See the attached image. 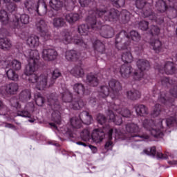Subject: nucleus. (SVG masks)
I'll list each match as a JSON object with an SVG mask.
<instances>
[{
	"instance_id": "obj_9",
	"label": "nucleus",
	"mask_w": 177,
	"mask_h": 177,
	"mask_svg": "<svg viewBox=\"0 0 177 177\" xmlns=\"http://www.w3.org/2000/svg\"><path fill=\"white\" fill-rule=\"evenodd\" d=\"M4 68H10L6 71V75L8 80L11 81H19V75L15 73V71H19L21 70V62L17 59H13L12 61L3 62Z\"/></svg>"
},
{
	"instance_id": "obj_54",
	"label": "nucleus",
	"mask_w": 177,
	"mask_h": 177,
	"mask_svg": "<svg viewBox=\"0 0 177 177\" xmlns=\"http://www.w3.org/2000/svg\"><path fill=\"white\" fill-rule=\"evenodd\" d=\"M130 37L131 39L136 42L140 41V35H139V33L136 30H131L130 32Z\"/></svg>"
},
{
	"instance_id": "obj_18",
	"label": "nucleus",
	"mask_w": 177,
	"mask_h": 177,
	"mask_svg": "<svg viewBox=\"0 0 177 177\" xmlns=\"http://www.w3.org/2000/svg\"><path fill=\"white\" fill-rule=\"evenodd\" d=\"M57 56H59V53H57V51L53 47H46L42 50V57L47 62L56 60Z\"/></svg>"
},
{
	"instance_id": "obj_23",
	"label": "nucleus",
	"mask_w": 177,
	"mask_h": 177,
	"mask_svg": "<svg viewBox=\"0 0 177 177\" xmlns=\"http://www.w3.org/2000/svg\"><path fill=\"white\" fill-rule=\"evenodd\" d=\"M33 10L37 12L39 16H44V15H46L48 8L45 2H44V0H39L35 4V6L33 7Z\"/></svg>"
},
{
	"instance_id": "obj_21",
	"label": "nucleus",
	"mask_w": 177,
	"mask_h": 177,
	"mask_svg": "<svg viewBox=\"0 0 177 177\" xmlns=\"http://www.w3.org/2000/svg\"><path fill=\"white\" fill-rule=\"evenodd\" d=\"M143 17H148L149 20H152V21H156L158 24H161L164 23V19L161 15H156L154 13L151 12V10H143L142 13Z\"/></svg>"
},
{
	"instance_id": "obj_45",
	"label": "nucleus",
	"mask_w": 177,
	"mask_h": 177,
	"mask_svg": "<svg viewBox=\"0 0 177 177\" xmlns=\"http://www.w3.org/2000/svg\"><path fill=\"white\" fill-rule=\"evenodd\" d=\"M0 22L2 26L9 24V17L8 16V12L5 10L0 11Z\"/></svg>"
},
{
	"instance_id": "obj_49",
	"label": "nucleus",
	"mask_w": 177,
	"mask_h": 177,
	"mask_svg": "<svg viewBox=\"0 0 177 177\" xmlns=\"http://www.w3.org/2000/svg\"><path fill=\"white\" fill-rule=\"evenodd\" d=\"M8 113H9V108L0 100V115H6Z\"/></svg>"
},
{
	"instance_id": "obj_11",
	"label": "nucleus",
	"mask_w": 177,
	"mask_h": 177,
	"mask_svg": "<svg viewBox=\"0 0 177 177\" xmlns=\"http://www.w3.org/2000/svg\"><path fill=\"white\" fill-rule=\"evenodd\" d=\"M49 5L54 10H60L63 6L66 8V10H73L74 5H75V0H50Z\"/></svg>"
},
{
	"instance_id": "obj_41",
	"label": "nucleus",
	"mask_w": 177,
	"mask_h": 177,
	"mask_svg": "<svg viewBox=\"0 0 177 177\" xmlns=\"http://www.w3.org/2000/svg\"><path fill=\"white\" fill-rule=\"evenodd\" d=\"M1 34L0 35V49H9L12 46V42L7 38H2L1 35L3 37V34L1 32Z\"/></svg>"
},
{
	"instance_id": "obj_7",
	"label": "nucleus",
	"mask_w": 177,
	"mask_h": 177,
	"mask_svg": "<svg viewBox=\"0 0 177 177\" xmlns=\"http://www.w3.org/2000/svg\"><path fill=\"white\" fill-rule=\"evenodd\" d=\"M142 127L147 131H149L153 138H162L164 136V129L162 127V120H159L157 124H154L153 120L145 119L142 122Z\"/></svg>"
},
{
	"instance_id": "obj_58",
	"label": "nucleus",
	"mask_w": 177,
	"mask_h": 177,
	"mask_svg": "<svg viewBox=\"0 0 177 177\" xmlns=\"http://www.w3.org/2000/svg\"><path fill=\"white\" fill-rule=\"evenodd\" d=\"M139 28L142 30V31H146L149 28V22L146 21H141L139 23Z\"/></svg>"
},
{
	"instance_id": "obj_28",
	"label": "nucleus",
	"mask_w": 177,
	"mask_h": 177,
	"mask_svg": "<svg viewBox=\"0 0 177 177\" xmlns=\"http://www.w3.org/2000/svg\"><path fill=\"white\" fill-rule=\"evenodd\" d=\"M117 129H113L111 128L108 127V141L106 142L104 145V149L106 150H112L113 146H114V144L111 142V140L113 139V133H115L117 135Z\"/></svg>"
},
{
	"instance_id": "obj_19",
	"label": "nucleus",
	"mask_w": 177,
	"mask_h": 177,
	"mask_svg": "<svg viewBox=\"0 0 177 177\" xmlns=\"http://www.w3.org/2000/svg\"><path fill=\"white\" fill-rule=\"evenodd\" d=\"M20 23H21V24H28L30 23V17L26 14L21 15H20V14H17L16 15H14L12 24L15 28H20V27H21Z\"/></svg>"
},
{
	"instance_id": "obj_36",
	"label": "nucleus",
	"mask_w": 177,
	"mask_h": 177,
	"mask_svg": "<svg viewBox=\"0 0 177 177\" xmlns=\"http://www.w3.org/2000/svg\"><path fill=\"white\" fill-rule=\"evenodd\" d=\"M86 82L90 86H97L99 85V79L97 75L89 73L86 76Z\"/></svg>"
},
{
	"instance_id": "obj_29",
	"label": "nucleus",
	"mask_w": 177,
	"mask_h": 177,
	"mask_svg": "<svg viewBox=\"0 0 177 177\" xmlns=\"http://www.w3.org/2000/svg\"><path fill=\"white\" fill-rule=\"evenodd\" d=\"M79 119L81 120L82 124L85 125H91L92 124V115L88 111H83L79 114Z\"/></svg>"
},
{
	"instance_id": "obj_15",
	"label": "nucleus",
	"mask_w": 177,
	"mask_h": 177,
	"mask_svg": "<svg viewBox=\"0 0 177 177\" xmlns=\"http://www.w3.org/2000/svg\"><path fill=\"white\" fill-rule=\"evenodd\" d=\"M19 84L10 82L0 87V95L8 96V95H17L19 92Z\"/></svg>"
},
{
	"instance_id": "obj_52",
	"label": "nucleus",
	"mask_w": 177,
	"mask_h": 177,
	"mask_svg": "<svg viewBox=\"0 0 177 177\" xmlns=\"http://www.w3.org/2000/svg\"><path fill=\"white\" fill-rule=\"evenodd\" d=\"M169 8H171L173 13V17H176L177 16V2L176 0H173L172 1H169Z\"/></svg>"
},
{
	"instance_id": "obj_26",
	"label": "nucleus",
	"mask_w": 177,
	"mask_h": 177,
	"mask_svg": "<svg viewBox=\"0 0 177 177\" xmlns=\"http://www.w3.org/2000/svg\"><path fill=\"white\" fill-rule=\"evenodd\" d=\"M174 0H169L167 6V3H165L164 0H158L156 4V10H158V12H160V13H164V12H166V10H168V9L172 11V8L169 7V2H172Z\"/></svg>"
},
{
	"instance_id": "obj_6",
	"label": "nucleus",
	"mask_w": 177,
	"mask_h": 177,
	"mask_svg": "<svg viewBox=\"0 0 177 177\" xmlns=\"http://www.w3.org/2000/svg\"><path fill=\"white\" fill-rule=\"evenodd\" d=\"M109 109H108V114L107 118L109 120L110 122H114L115 125H121L122 124V118H120L119 116H115L114 114V111L120 114L122 117H124L128 118L131 117V111L128 109H120V105H117L115 104H108Z\"/></svg>"
},
{
	"instance_id": "obj_34",
	"label": "nucleus",
	"mask_w": 177,
	"mask_h": 177,
	"mask_svg": "<svg viewBox=\"0 0 177 177\" xmlns=\"http://www.w3.org/2000/svg\"><path fill=\"white\" fill-rule=\"evenodd\" d=\"M93 46L95 52L101 53V55L106 53V46H104V44L100 40H95L94 42H93Z\"/></svg>"
},
{
	"instance_id": "obj_64",
	"label": "nucleus",
	"mask_w": 177,
	"mask_h": 177,
	"mask_svg": "<svg viewBox=\"0 0 177 177\" xmlns=\"http://www.w3.org/2000/svg\"><path fill=\"white\" fill-rule=\"evenodd\" d=\"M89 149H91V151L95 153H97V148L96 147L93 146V145H88Z\"/></svg>"
},
{
	"instance_id": "obj_30",
	"label": "nucleus",
	"mask_w": 177,
	"mask_h": 177,
	"mask_svg": "<svg viewBox=\"0 0 177 177\" xmlns=\"http://www.w3.org/2000/svg\"><path fill=\"white\" fill-rule=\"evenodd\" d=\"M86 106V102L84 101L82 99H80L78 100H72L71 103L69 104V109L72 110H81V109H84Z\"/></svg>"
},
{
	"instance_id": "obj_8",
	"label": "nucleus",
	"mask_w": 177,
	"mask_h": 177,
	"mask_svg": "<svg viewBox=\"0 0 177 177\" xmlns=\"http://www.w3.org/2000/svg\"><path fill=\"white\" fill-rule=\"evenodd\" d=\"M126 132L129 133V140L132 142H142L143 140H149L150 136L147 134H139L142 131V128L136 123H129L125 127Z\"/></svg>"
},
{
	"instance_id": "obj_32",
	"label": "nucleus",
	"mask_w": 177,
	"mask_h": 177,
	"mask_svg": "<svg viewBox=\"0 0 177 177\" xmlns=\"http://www.w3.org/2000/svg\"><path fill=\"white\" fill-rule=\"evenodd\" d=\"M137 115L140 117H145L149 114V109L147 108L145 105L143 104H136L134 106Z\"/></svg>"
},
{
	"instance_id": "obj_14",
	"label": "nucleus",
	"mask_w": 177,
	"mask_h": 177,
	"mask_svg": "<svg viewBox=\"0 0 177 177\" xmlns=\"http://www.w3.org/2000/svg\"><path fill=\"white\" fill-rule=\"evenodd\" d=\"M36 29L39 35H41L45 41H48V39H50L52 38L50 32L48 30V23H46L45 20L39 19L37 21L36 23Z\"/></svg>"
},
{
	"instance_id": "obj_61",
	"label": "nucleus",
	"mask_w": 177,
	"mask_h": 177,
	"mask_svg": "<svg viewBox=\"0 0 177 177\" xmlns=\"http://www.w3.org/2000/svg\"><path fill=\"white\" fill-rule=\"evenodd\" d=\"M93 0H79V3L82 8H85L89 5Z\"/></svg>"
},
{
	"instance_id": "obj_63",
	"label": "nucleus",
	"mask_w": 177,
	"mask_h": 177,
	"mask_svg": "<svg viewBox=\"0 0 177 177\" xmlns=\"http://www.w3.org/2000/svg\"><path fill=\"white\" fill-rule=\"evenodd\" d=\"M16 4L13 3H9L7 6V8L8 9V10H10V12H15V10H16Z\"/></svg>"
},
{
	"instance_id": "obj_44",
	"label": "nucleus",
	"mask_w": 177,
	"mask_h": 177,
	"mask_svg": "<svg viewBox=\"0 0 177 177\" xmlns=\"http://www.w3.org/2000/svg\"><path fill=\"white\" fill-rule=\"evenodd\" d=\"M61 97L64 103H71L73 102V93L68 90H66L65 92L61 93Z\"/></svg>"
},
{
	"instance_id": "obj_16",
	"label": "nucleus",
	"mask_w": 177,
	"mask_h": 177,
	"mask_svg": "<svg viewBox=\"0 0 177 177\" xmlns=\"http://www.w3.org/2000/svg\"><path fill=\"white\" fill-rule=\"evenodd\" d=\"M145 154L147 156H152V157H155L156 155L157 158H160L161 160H172V158H175L174 154L170 153H167L166 154H163L161 152H156V147H152L150 149H145L143 151Z\"/></svg>"
},
{
	"instance_id": "obj_59",
	"label": "nucleus",
	"mask_w": 177,
	"mask_h": 177,
	"mask_svg": "<svg viewBox=\"0 0 177 177\" xmlns=\"http://www.w3.org/2000/svg\"><path fill=\"white\" fill-rule=\"evenodd\" d=\"M97 121L99 124H100L101 125H103V124L106 123V117H104V115L100 113L97 116Z\"/></svg>"
},
{
	"instance_id": "obj_62",
	"label": "nucleus",
	"mask_w": 177,
	"mask_h": 177,
	"mask_svg": "<svg viewBox=\"0 0 177 177\" xmlns=\"http://www.w3.org/2000/svg\"><path fill=\"white\" fill-rule=\"evenodd\" d=\"M170 94L173 97H177V86H175L170 90Z\"/></svg>"
},
{
	"instance_id": "obj_60",
	"label": "nucleus",
	"mask_w": 177,
	"mask_h": 177,
	"mask_svg": "<svg viewBox=\"0 0 177 177\" xmlns=\"http://www.w3.org/2000/svg\"><path fill=\"white\" fill-rule=\"evenodd\" d=\"M160 81H161L162 85H166V86H169V85L172 84L169 80V79L165 77H162Z\"/></svg>"
},
{
	"instance_id": "obj_24",
	"label": "nucleus",
	"mask_w": 177,
	"mask_h": 177,
	"mask_svg": "<svg viewBox=\"0 0 177 177\" xmlns=\"http://www.w3.org/2000/svg\"><path fill=\"white\" fill-rule=\"evenodd\" d=\"M34 111V104H27L25 106L24 110L17 112L19 117H24L25 118H31V113Z\"/></svg>"
},
{
	"instance_id": "obj_17",
	"label": "nucleus",
	"mask_w": 177,
	"mask_h": 177,
	"mask_svg": "<svg viewBox=\"0 0 177 177\" xmlns=\"http://www.w3.org/2000/svg\"><path fill=\"white\" fill-rule=\"evenodd\" d=\"M108 85L111 91L110 97L111 99H117V97L120 96V91L122 89L121 83H120L118 80L112 79L109 82Z\"/></svg>"
},
{
	"instance_id": "obj_3",
	"label": "nucleus",
	"mask_w": 177,
	"mask_h": 177,
	"mask_svg": "<svg viewBox=\"0 0 177 177\" xmlns=\"http://www.w3.org/2000/svg\"><path fill=\"white\" fill-rule=\"evenodd\" d=\"M27 55L28 64L24 70L25 75H27L28 81L30 84H34L35 88L38 91H44L48 85V74H41L39 76L34 73L39 68L38 60H39V53L37 50L28 51Z\"/></svg>"
},
{
	"instance_id": "obj_51",
	"label": "nucleus",
	"mask_w": 177,
	"mask_h": 177,
	"mask_svg": "<svg viewBox=\"0 0 177 177\" xmlns=\"http://www.w3.org/2000/svg\"><path fill=\"white\" fill-rule=\"evenodd\" d=\"M32 0L26 1L24 3L25 8L30 12V10H34V8H35V4Z\"/></svg>"
},
{
	"instance_id": "obj_35",
	"label": "nucleus",
	"mask_w": 177,
	"mask_h": 177,
	"mask_svg": "<svg viewBox=\"0 0 177 177\" xmlns=\"http://www.w3.org/2000/svg\"><path fill=\"white\" fill-rule=\"evenodd\" d=\"M80 19L78 13H68L65 15V19L69 24H74Z\"/></svg>"
},
{
	"instance_id": "obj_27",
	"label": "nucleus",
	"mask_w": 177,
	"mask_h": 177,
	"mask_svg": "<svg viewBox=\"0 0 177 177\" xmlns=\"http://www.w3.org/2000/svg\"><path fill=\"white\" fill-rule=\"evenodd\" d=\"M149 44L151 45L152 49L156 52V53H161L164 52V48L162 47V43L159 39H151L149 41Z\"/></svg>"
},
{
	"instance_id": "obj_50",
	"label": "nucleus",
	"mask_w": 177,
	"mask_h": 177,
	"mask_svg": "<svg viewBox=\"0 0 177 177\" xmlns=\"http://www.w3.org/2000/svg\"><path fill=\"white\" fill-rule=\"evenodd\" d=\"M35 100L37 106H42L45 102V100L44 99V97L41 96L40 93H37L35 95Z\"/></svg>"
},
{
	"instance_id": "obj_4",
	"label": "nucleus",
	"mask_w": 177,
	"mask_h": 177,
	"mask_svg": "<svg viewBox=\"0 0 177 177\" xmlns=\"http://www.w3.org/2000/svg\"><path fill=\"white\" fill-rule=\"evenodd\" d=\"M115 45L118 50H127L122 54V60L124 63H132L133 57L131 53V39L128 36V33L122 30L116 35Z\"/></svg>"
},
{
	"instance_id": "obj_53",
	"label": "nucleus",
	"mask_w": 177,
	"mask_h": 177,
	"mask_svg": "<svg viewBox=\"0 0 177 177\" xmlns=\"http://www.w3.org/2000/svg\"><path fill=\"white\" fill-rule=\"evenodd\" d=\"M161 113V105L156 104L151 112L152 117H158V115Z\"/></svg>"
},
{
	"instance_id": "obj_39",
	"label": "nucleus",
	"mask_w": 177,
	"mask_h": 177,
	"mask_svg": "<svg viewBox=\"0 0 177 177\" xmlns=\"http://www.w3.org/2000/svg\"><path fill=\"white\" fill-rule=\"evenodd\" d=\"M71 74H72V75H73L74 77H76V78L84 77V69L80 66H74L71 70Z\"/></svg>"
},
{
	"instance_id": "obj_13",
	"label": "nucleus",
	"mask_w": 177,
	"mask_h": 177,
	"mask_svg": "<svg viewBox=\"0 0 177 177\" xmlns=\"http://www.w3.org/2000/svg\"><path fill=\"white\" fill-rule=\"evenodd\" d=\"M109 125L104 127L102 129H95L91 134V139L94 143H100L103 142V139L106 137V133L109 136Z\"/></svg>"
},
{
	"instance_id": "obj_10",
	"label": "nucleus",
	"mask_w": 177,
	"mask_h": 177,
	"mask_svg": "<svg viewBox=\"0 0 177 177\" xmlns=\"http://www.w3.org/2000/svg\"><path fill=\"white\" fill-rule=\"evenodd\" d=\"M31 99V91L28 89L23 90L19 95V100L16 98H12L10 100V104L12 107H15V109H20L22 107L23 104L21 103H27L28 100Z\"/></svg>"
},
{
	"instance_id": "obj_37",
	"label": "nucleus",
	"mask_w": 177,
	"mask_h": 177,
	"mask_svg": "<svg viewBox=\"0 0 177 177\" xmlns=\"http://www.w3.org/2000/svg\"><path fill=\"white\" fill-rule=\"evenodd\" d=\"M110 95V88L107 86H101L98 90V97L100 99H104Z\"/></svg>"
},
{
	"instance_id": "obj_43",
	"label": "nucleus",
	"mask_w": 177,
	"mask_h": 177,
	"mask_svg": "<svg viewBox=\"0 0 177 177\" xmlns=\"http://www.w3.org/2000/svg\"><path fill=\"white\" fill-rule=\"evenodd\" d=\"M53 26L55 28H62L66 26V21L63 17H55L53 20Z\"/></svg>"
},
{
	"instance_id": "obj_40",
	"label": "nucleus",
	"mask_w": 177,
	"mask_h": 177,
	"mask_svg": "<svg viewBox=\"0 0 177 177\" xmlns=\"http://www.w3.org/2000/svg\"><path fill=\"white\" fill-rule=\"evenodd\" d=\"M158 102L159 103L166 104L167 106H170L171 103L174 102V100L168 98L165 93H160V94L158 96Z\"/></svg>"
},
{
	"instance_id": "obj_12",
	"label": "nucleus",
	"mask_w": 177,
	"mask_h": 177,
	"mask_svg": "<svg viewBox=\"0 0 177 177\" xmlns=\"http://www.w3.org/2000/svg\"><path fill=\"white\" fill-rule=\"evenodd\" d=\"M137 66L139 71H134L133 75L136 81H140L145 77L143 71L150 70V62L146 59H138L137 61Z\"/></svg>"
},
{
	"instance_id": "obj_56",
	"label": "nucleus",
	"mask_w": 177,
	"mask_h": 177,
	"mask_svg": "<svg viewBox=\"0 0 177 177\" xmlns=\"http://www.w3.org/2000/svg\"><path fill=\"white\" fill-rule=\"evenodd\" d=\"M115 8H122L125 5V0H111Z\"/></svg>"
},
{
	"instance_id": "obj_57",
	"label": "nucleus",
	"mask_w": 177,
	"mask_h": 177,
	"mask_svg": "<svg viewBox=\"0 0 177 177\" xmlns=\"http://www.w3.org/2000/svg\"><path fill=\"white\" fill-rule=\"evenodd\" d=\"M150 34L151 35H158L160 34V28L156 26H152L150 29Z\"/></svg>"
},
{
	"instance_id": "obj_22",
	"label": "nucleus",
	"mask_w": 177,
	"mask_h": 177,
	"mask_svg": "<svg viewBox=\"0 0 177 177\" xmlns=\"http://www.w3.org/2000/svg\"><path fill=\"white\" fill-rule=\"evenodd\" d=\"M73 92L79 96V97H82L85 95H89V90L85 88V86L82 83H75L73 86Z\"/></svg>"
},
{
	"instance_id": "obj_2",
	"label": "nucleus",
	"mask_w": 177,
	"mask_h": 177,
	"mask_svg": "<svg viewBox=\"0 0 177 177\" xmlns=\"http://www.w3.org/2000/svg\"><path fill=\"white\" fill-rule=\"evenodd\" d=\"M48 104L50 106L53 110L51 115V121L53 122L49 123V125L53 129H57V131H60L64 135H66L68 138H74V129H80L82 127V122L80 119L77 117H73L69 120V124L71 128L66 126L62 127L60 130L59 127L56 125H62V117L60 116V104H59V101L57 100V97H56V93H52L47 97Z\"/></svg>"
},
{
	"instance_id": "obj_47",
	"label": "nucleus",
	"mask_w": 177,
	"mask_h": 177,
	"mask_svg": "<svg viewBox=\"0 0 177 177\" xmlns=\"http://www.w3.org/2000/svg\"><path fill=\"white\" fill-rule=\"evenodd\" d=\"M81 139L84 142H89L92 136L91 135V131L89 130L84 129L80 133Z\"/></svg>"
},
{
	"instance_id": "obj_5",
	"label": "nucleus",
	"mask_w": 177,
	"mask_h": 177,
	"mask_svg": "<svg viewBox=\"0 0 177 177\" xmlns=\"http://www.w3.org/2000/svg\"><path fill=\"white\" fill-rule=\"evenodd\" d=\"M54 39L57 42H61L65 45L75 44V45H80L83 48H86V43L82 37L78 35L73 36V31L69 29H64L57 37H54Z\"/></svg>"
},
{
	"instance_id": "obj_33",
	"label": "nucleus",
	"mask_w": 177,
	"mask_h": 177,
	"mask_svg": "<svg viewBox=\"0 0 177 177\" xmlns=\"http://www.w3.org/2000/svg\"><path fill=\"white\" fill-rule=\"evenodd\" d=\"M65 57L68 62H75L80 59V53H77L75 50H69L66 52Z\"/></svg>"
},
{
	"instance_id": "obj_46",
	"label": "nucleus",
	"mask_w": 177,
	"mask_h": 177,
	"mask_svg": "<svg viewBox=\"0 0 177 177\" xmlns=\"http://www.w3.org/2000/svg\"><path fill=\"white\" fill-rule=\"evenodd\" d=\"M121 17L123 23H128V21L131 20V17H132V14L127 10H122L121 12Z\"/></svg>"
},
{
	"instance_id": "obj_38",
	"label": "nucleus",
	"mask_w": 177,
	"mask_h": 177,
	"mask_svg": "<svg viewBox=\"0 0 177 177\" xmlns=\"http://www.w3.org/2000/svg\"><path fill=\"white\" fill-rule=\"evenodd\" d=\"M87 24L88 25L82 24L77 27V31L80 35H89L91 28V30H93L91 24H89L88 22ZM89 26L91 28H89Z\"/></svg>"
},
{
	"instance_id": "obj_48",
	"label": "nucleus",
	"mask_w": 177,
	"mask_h": 177,
	"mask_svg": "<svg viewBox=\"0 0 177 177\" xmlns=\"http://www.w3.org/2000/svg\"><path fill=\"white\" fill-rule=\"evenodd\" d=\"M62 76V73L59 71V69H55L52 73V80L49 84V86H52L53 84H55V80H57L59 77Z\"/></svg>"
},
{
	"instance_id": "obj_55",
	"label": "nucleus",
	"mask_w": 177,
	"mask_h": 177,
	"mask_svg": "<svg viewBox=\"0 0 177 177\" xmlns=\"http://www.w3.org/2000/svg\"><path fill=\"white\" fill-rule=\"evenodd\" d=\"M147 5V1L146 0H136V6L137 9H143L145 6Z\"/></svg>"
},
{
	"instance_id": "obj_31",
	"label": "nucleus",
	"mask_w": 177,
	"mask_h": 177,
	"mask_svg": "<svg viewBox=\"0 0 177 177\" xmlns=\"http://www.w3.org/2000/svg\"><path fill=\"white\" fill-rule=\"evenodd\" d=\"M26 44L30 48H38L39 46V37L37 35H31L28 37Z\"/></svg>"
},
{
	"instance_id": "obj_20",
	"label": "nucleus",
	"mask_w": 177,
	"mask_h": 177,
	"mask_svg": "<svg viewBox=\"0 0 177 177\" xmlns=\"http://www.w3.org/2000/svg\"><path fill=\"white\" fill-rule=\"evenodd\" d=\"M119 72L122 78H129L131 75H132V73L133 75V68L129 64H124L122 65L118 70H115V73Z\"/></svg>"
},
{
	"instance_id": "obj_25",
	"label": "nucleus",
	"mask_w": 177,
	"mask_h": 177,
	"mask_svg": "<svg viewBox=\"0 0 177 177\" xmlns=\"http://www.w3.org/2000/svg\"><path fill=\"white\" fill-rule=\"evenodd\" d=\"M170 118H167L165 121L167 127H171L174 124H177V106L169 108Z\"/></svg>"
},
{
	"instance_id": "obj_42",
	"label": "nucleus",
	"mask_w": 177,
	"mask_h": 177,
	"mask_svg": "<svg viewBox=\"0 0 177 177\" xmlns=\"http://www.w3.org/2000/svg\"><path fill=\"white\" fill-rule=\"evenodd\" d=\"M127 96L131 100H138V99H140V92L138 90L132 89L127 92Z\"/></svg>"
},
{
	"instance_id": "obj_1",
	"label": "nucleus",
	"mask_w": 177,
	"mask_h": 177,
	"mask_svg": "<svg viewBox=\"0 0 177 177\" xmlns=\"http://www.w3.org/2000/svg\"><path fill=\"white\" fill-rule=\"evenodd\" d=\"M120 16V12L114 8L109 10V8L104 5H98L95 8L89 11V15L86 19V23L90 24L95 31L101 30L100 34L103 38H112L114 35V30L110 26H102V22L97 19H102L105 21H113Z\"/></svg>"
}]
</instances>
